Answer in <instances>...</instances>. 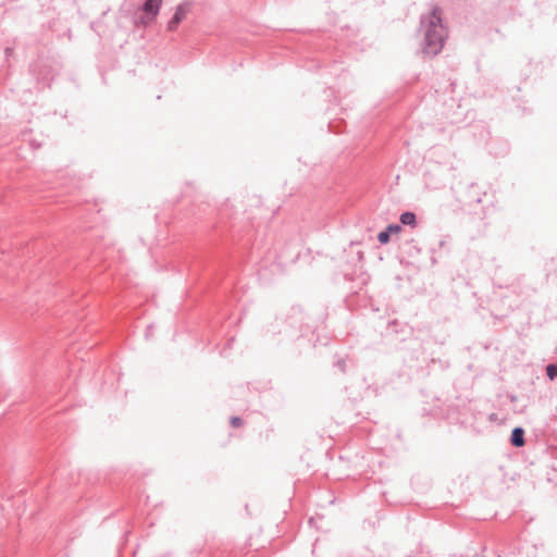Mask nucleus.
<instances>
[{"label": "nucleus", "instance_id": "nucleus-1", "mask_svg": "<svg viewBox=\"0 0 557 557\" xmlns=\"http://www.w3.org/2000/svg\"><path fill=\"white\" fill-rule=\"evenodd\" d=\"M422 26L425 30V52L429 54L438 53L446 37V29L442 23L441 11L437 8L432 9L423 17Z\"/></svg>", "mask_w": 557, "mask_h": 557}, {"label": "nucleus", "instance_id": "nucleus-2", "mask_svg": "<svg viewBox=\"0 0 557 557\" xmlns=\"http://www.w3.org/2000/svg\"><path fill=\"white\" fill-rule=\"evenodd\" d=\"M162 0H147L144 4L145 16L141 17V23H150L159 12Z\"/></svg>", "mask_w": 557, "mask_h": 557}, {"label": "nucleus", "instance_id": "nucleus-3", "mask_svg": "<svg viewBox=\"0 0 557 557\" xmlns=\"http://www.w3.org/2000/svg\"><path fill=\"white\" fill-rule=\"evenodd\" d=\"M190 11V3L185 2L180 4L176 8V11L172 17V20L169 22V29L174 30L177 25L186 17L188 12Z\"/></svg>", "mask_w": 557, "mask_h": 557}, {"label": "nucleus", "instance_id": "nucleus-4", "mask_svg": "<svg viewBox=\"0 0 557 557\" xmlns=\"http://www.w3.org/2000/svg\"><path fill=\"white\" fill-rule=\"evenodd\" d=\"M524 431L521 428L513 429L511 433V444L517 447H521L524 445Z\"/></svg>", "mask_w": 557, "mask_h": 557}, {"label": "nucleus", "instance_id": "nucleus-5", "mask_svg": "<svg viewBox=\"0 0 557 557\" xmlns=\"http://www.w3.org/2000/svg\"><path fill=\"white\" fill-rule=\"evenodd\" d=\"M400 222L405 225H414L416 215L411 212H405L400 215Z\"/></svg>", "mask_w": 557, "mask_h": 557}, {"label": "nucleus", "instance_id": "nucleus-6", "mask_svg": "<svg viewBox=\"0 0 557 557\" xmlns=\"http://www.w3.org/2000/svg\"><path fill=\"white\" fill-rule=\"evenodd\" d=\"M547 376L553 380L555 376H557V368L554 364H549L546 368Z\"/></svg>", "mask_w": 557, "mask_h": 557}, {"label": "nucleus", "instance_id": "nucleus-7", "mask_svg": "<svg viewBox=\"0 0 557 557\" xmlns=\"http://www.w3.org/2000/svg\"><path fill=\"white\" fill-rule=\"evenodd\" d=\"M377 239L381 244H387L389 242V234L386 231L379 233Z\"/></svg>", "mask_w": 557, "mask_h": 557}, {"label": "nucleus", "instance_id": "nucleus-8", "mask_svg": "<svg viewBox=\"0 0 557 557\" xmlns=\"http://www.w3.org/2000/svg\"><path fill=\"white\" fill-rule=\"evenodd\" d=\"M230 422L233 428H239L243 425V421L238 417H233Z\"/></svg>", "mask_w": 557, "mask_h": 557}, {"label": "nucleus", "instance_id": "nucleus-9", "mask_svg": "<svg viewBox=\"0 0 557 557\" xmlns=\"http://www.w3.org/2000/svg\"><path fill=\"white\" fill-rule=\"evenodd\" d=\"M400 231H401V227L399 225H389L386 230V232H388V234H391V233L398 234Z\"/></svg>", "mask_w": 557, "mask_h": 557}]
</instances>
